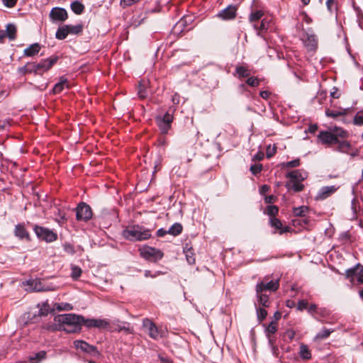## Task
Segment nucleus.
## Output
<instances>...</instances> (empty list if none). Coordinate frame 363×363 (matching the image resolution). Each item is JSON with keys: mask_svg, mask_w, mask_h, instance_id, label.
I'll return each instance as SVG.
<instances>
[{"mask_svg": "<svg viewBox=\"0 0 363 363\" xmlns=\"http://www.w3.org/2000/svg\"><path fill=\"white\" fill-rule=\"evenodd\" d=\"M300 164V161L298 159L297 160H292V161H290L289 162L286 163V167H297Z\"/></svg>", "mask_w": 363, "mask_h": 363, "instance_id": "obj_61", "label": "nucleus"}, {"mask_svg": "<svg viewBox=\"0 0 363 363\" xmlns=\"http://www.w3.org/2000/svg\"><path fill=\"white\" fill-rule=\"evenodd\" d=\"M68 35V26L65 25L58 28L55 33V37L59 40H64Z\"/></svg>", "mask_w": 363, "mask_h": 363, "instance_id": "obj_26", "label": "nucleus"}, {"mask_svg": "<svg viewBox=\"0 0 363 363\" xmlns=\"http://www.w3.org/2000/svg\"><path fill=\"white\" fill-rule=\"evenodd\" d=\"M350 111V108H339L337 110L326 109L325 115L328 117L335 118L340 116L347 115Z\"/></svg>", "mask_w": 363, "mask_h": 363, "instance_id": "obj_20", "label": "nucleus"}, {"mask_svg": "<svg viewBox=\"0 0 363 363\" xmlns=\"http://www.w3.org/2000/svg\"><path fill=\"white\" fill-rule=\"evenodd\" d=\"M279 286V280H271L267 281L266 279L261 281L256 285V291L262 292L274 291L278 289Z\"/></svg>", "mask_w": 363, "mask_h": 363, "instance_id": "obj_10", "label": "nucleus"}, {"mask_svg": "<svg viewBox=\"0 0 363 363\" xmlns=\"http://www.w3.org/2000/svg\"><path fill=\"white\" fill-rule=\"evenodd\" d=\"M318 140L325 145H333L339 143L335 135L330 131H320L318 135Z\"/></svg>", "mask_w": 363, "mask_h": 363, "instance_id": "obj_14", "label": "nucleus"}, {"mask_svg": "<svg viewBox=\"0 0 363 363\" xmlns=\"http://www.w3.org/2000/svg\"><path fill=\"white\" fill-rule=\"evenodd\" d=\"M237 8L235 6H228L225 9L220 11L217 15L223 20L228 21L233 19L236 16Z\"/></svg>", "mask_w": 363, "mask_h": 363, "instance_id": "obj_16", "label": "nucleus"}, {"mask_svg": "<svg viewBox=\"0 0 363 363\" xmlns=\"http://www.w3.org/2000/svg\"><path fill=\"white\" fill-rule=\"evenodd\" d=\"M83 325L87 328H95L98 329H105L109 325V322L106 319L84 318Z\"/></svg>", "mask_w": 363, "mask_h": 363, "instance_id": "obj_11", "label": "nucleus"}, {"mask_svg": "<svg viewBox=\"0 0 363 363\" xmlns=\"http://www.w3.org/2000/svg\"><path fill=\"white\" fill-rule=\"evenodd\" d=\"M184 253L186 255V258L187 262L190 264H194L195 263V257L194 254L193 252V250L191 248H189L186 250H184Z\"/></svg>", "mask_w": 363, "mask_h": 363, "instance_id": "obj_39", "label": "nucleus"}, {"mask_svg": "<svg viewBox=\"0 0 363 363\" xmlns=\"http://www.w3.org/2000/svg\"><path fill=\"white\" fill-rule=\"evenodd\" d=\"M270 21L267 18H263L259 25L254 23V28L259 32L266 30L269 28Z\"/></svg>", "mask_w": 363, "mask_h": 363, "instance_id": "obj_32", "label": "nucleus"}, {"mask_svg": "<svg viewBox=\"0 0 363 363\" xmlns=\"http://www.w3.org/2000/svg\"><path fill=\"white\" fill-rule=\"evenodd\" d=\"M277 331V323L276 321H272L265 329V333L269 337V342L272 345V339L270 338V334H274Z\"/></svg>", "mask_w": 363, "mask_h": 363, "instance_id": "obj_28", "label": "nucleus"}, {"mask_svg": "<svg viewBox=\"0 0 363 363\" xmlns=\"http://www.w3.org/2000/svg\"><path fill=\"white\" fill-rule=\"evenodd\" d=\"M286 186L289 191L299 192L303 190L304 186L303 183H286Z\"/></svg>", "mask_w": 363, "mask_h": 363, "instance_id": "obj_33", "label": "nucleus"}, {"mask_svg": "<svg viewBox=\"0 0 363 363\" xmlns=\"http://www.w3.org/2000/svg\"><path fill=\"white\" fill-rule=\"evenodd\" d=\"M73 344L77 350H79L83 352L93 355L99 354V352L95 346L89 345L84 340H77L74 341Z\"/></svg>", "mask_w": 363, "mask_h": 363, "instance_id": "obj_8", "label": "nucleus"}, {"mask_svg": "<svg viewBox=\"0 0 363 363\" xmlns=\"http://www.w3.org/2000/svg\"><path fill=\"white\" fill-rule=\"evenodd\" d=\"M288 177L292 182H303L308 178V173L303 169H296L290 172L288 174Z\"/></svg>", "mask_w": 363, "mask_h": 363, "instance_id": "obj_18", "label": "nucleus"}, {"mask_svg": "<svg viewBox=\"0 0 363 363\" xmlns=\"http://www.w3.org/2000/svg\"><path fill=\"white\" fill-rule=\"evenodd\" d=\"M55 308L59 311H71L72 310L73 307L70 303H55L54 306Z\"/></svg>", "mask_w": 363, "mask_h": 363, "instance_id": "obj_37", "label": "nucleus"}, {"mask_svg": "<svg viewBox=\"0 0 363 363\" xmlns=\"http://www.w3.org/2000/svg\"><path fill=\"white\" fill-rule=\"evenodd\" d=\"M271 225L276 229L281 230L282 228V223L280 220L276 218H271L270 219Z\"/></svg>", "mask_w": 363, "mask_h": 363, "instance_id": "obj_48", "label": "nucleus"}, {"mask_svg": "<svg viewBox=\"0 0 363 363\" xmlns=\"http://www.w3.org/2000/svg\"><path fill=\"white\" fill-rule=\"evenodd\" d=\"M263 12L262 11H252L250 15L249 20L252 23H257V22L262 18L263 16Z\"/></svg>", "mask_w": 363, "mask_h": 363, "instance_id": "obj_34", "label": "nucleus"}, {"mask_svg": "<svg viewBox=\"0 0 363 363\" xmlns=\"http://www.w3.org/2000/svg\"><path fill=\"white\" fill-rule=\"evenodd\" d=\"M279 208L276 206H268L266 210V213L269 216L274 218V216L278 213Z\"/></svg>", "mask_w": 363, "mask_h": 363, "instance_id": "obj_43", "label": "nucleus"}, {"mask_svg": "<svg viewBox=\"0 0 363 363\" xmlns=\"http://www.w3.org/2000/svg\"><path fill=\"white\" fill-rule=\"evenodd\" d=\"M140 0H121V5L123 7L130 6L139 2Z\"/></svg>", "mask_w": 363, "mask_h": 363, "instance_id": "obj_53", "label": "nucleus"}, {"mask_svg": "<svg viewBox=\"0 0 363 363\" xmlns=\"http://www.w3.org/2000/svg\"><path fill=\"white\" fill-rule=\"evenodd\" d=\"M337 144H338V150L340 152H347L350 149V144L347 141H340L339 140V143H337Z\"/></svg>", "mask_w": 363, "mask_h": 363, "instance_id": "obj_38", "label": "nucleus"}, {"mask_svg": "<svg viewBox=\"0 0 363 363\" xmlns=\"http://www.w3.org/2000/svg\"><path fill=\"white\" fill-rule=\"evenodd\" d=\"M276 151H277V147L275 145H269L267 147V150H266L267 157L270 158L272 156H274L276 153Z\"/></svg>", "mask_w": 363, "mask_h": 363, "instance_id": "obj_45", "label": "nucleus"}, {"mask_svg": "<svg viewBox=\"0 0 363 363\" xmlns=\"http://www.w3.org/2000/svg\"><path fill=\"white\" fill-rule=\"evenodd\" d=\"M2 2L5 6L12 8L16 5L17 0H2Z\"/></svg>", "mask_w": 363, "mask_h": 363, "instance_id": "obj_56", "label": "nucleus"}, {"mask_svg": "<svg viewBox=\"0 0 363 363\" xmlns=\"http://www.w3.org/2000/svg\"><path fill=\"white\" fill-rule=\"evenodd\" d=\"M46 352L45 351H40L35 354V357H30V363H38L35 362V359L42 360L45 358Z\"/></svg>", "mask_w": 363, "mask_h": 363, "instance_id": "obj_42", "label": "nucleus"}, {"mask_svg": "<svg viewBox=\"0 0 363 363\" xmlns=\"http://www.w3.org/2000/svg\"><path fill=\"white\" fill-rule=\"evenodd\" d=\"M316 314L322 318H327L330 315V311L326 308H319Z\"/></svg>", "mask_w": 363, "mask_h": 363, "instance_id": "obj_49", "label": "nucleus"}, {"mask_svg": "<svg viewBox=\"0 0 363 363\" xmlns=\"http://www.w3.org/2000/svg\"><path fill=\"white\" fill-rule=\"evenodd\" d=\"M125 238L131 241H142L151 237L150 231L140 225H133L127 228L123 231Z\"/></svg>", "mask_w": 363, "mask_h": 363, "instance_id": "obj_2", "label": "nucleus"}, {"mask_svg": "<svg viewBox=\"0 0 363 363\" xmlns=\"http://www.w3.org/2000/svg\"><path fill=\"white\" fill-rule=\"evenodd\" d=\"M302 40L309 51L315 50L318 46L317 37L311 31H306L302 37Z\"/></svg>", "mask_w": 363, "mask_h": 363, "instance_id": "obj_12", "label": "nucleus"}, {"mask_svg": "<svg viewBox=\"0 0 363 363\" xmlns=\"http://www.w3.org/2000/svg\"><path fill=\"white\" fill-rule=\"evenodd\" d=\"M50 17L53 21H65L68 18V14L65 9L56 7L51 10Z\"/></svg>", "mask_w": 363, "mask_h": 363, "instance_id": "obj_15", "label": "nucleus"}, {"mask_svg": "<svg viewBox=\"0 0 363 363\" xmlns=\"http://www.w3.org/2000/svg\"><path fill=\"white\" fill-rule=\"evenodd\" d=\"M76 217L78 220H88L92 216V211L89 205L81 203L76 209Z\"/></svg>", "mask_w": 363, "mask_h": 363, "instance_id": "obj_7", "label": "nucleus"}, {"mask_svg": "<svg viewBox=\"0 0 363 363\" xmlns=\"http://www.w3.org/2000/svg\"><path fill=\"white\" fill-rule=\"evenodd\" d=\"M246 83L251 86H257L259 84V81L257 77H252L247 79Z\"/></svg>", "mask_w": 363, "mask_h": 363, "instance_id": "obj_50", "label": "nucleus"}, {"mask_svg": "<svg viewBox=\"0 0 363 363\" xmlns=\"http://www.w3.org/2000/svg\"><path fill=\"white\" fill-rule=\"evenodd\" d=\"M65 87L68 88V82L66 79L62 78L60 81L57 83L53 89L52 91L54 94H59L60 93Z\"/></svg>", "mask_w": 363, "mask_h": 363, "instance_id": "obj_27", "label": "nucleus"}, {"mask_svg": "<svg viewBox=\"0 0 363 363\" xmlns=\"http://www.w3.org/2000/svg\"><path fill=\"white\" fill-rule=\"evenodd\" d=\"M67 26H68L69 34L78 35V34L81 33L83 30V25L82 24L67 25Z\"/></svg>", "mask_w": 363, "mask_h": 363, "instance_id": "obj_31", "label": "nucleus"}, {"mask_svg": "<svg viewBox=\"0 0 363 363\" xmlns=\"http://www.w3.org/2000/svg\"><path fill=\"white\" fill-rule=\"evenodd\" d=\"M333 133L335 135L337 139L346 138L348 136V133L342 128H335Z\"/></svg>", "mask_w": 363, "mask_h": 363, "instance_id": "obj_40", "label": "nucleus"}, {"mask_svg": "<svg viewBox=\"0 0 363 363\" xmlns=\"http://www.w3.org/2000/svg\"><path fill=\"white\" fill-rule=\"evenodd\" d=\"M33 230L37 237L48 242L55 241L57 238V235L52 230L39 225H35Z\"/></svg>", "mask_w": 363, "mask_h": 363, "instance_id": "obj_5", "label": "nucleus"}, {"mask_svg": "<svg viewBox=\"0 0 363 363\" xmlns=\"http://www.w3.org/2000/svg\"><path fill=\"white\" fill-rule=\"evenodd\" d=\"M82 274V269L78 267H73L72 268L71 276L74 279H77Z\"/></svg>", "mask_w": 363, "mask_h": 363, "instance_id": "obj_47", "label": "nucleus"}, {"mask_svg": "<svg viewBox=\"0 0 363 363\" xmlns=\"http://www.w3.org/2000/svg\"><path fill=\"white\" fill-rule=\"evenodd\" d=\"M30 284L33 286V289L35 291H48L54 290V289L49 286L44 285L42 281L38 279L33 280Z\"/></svg>", "mask_w": 363, "mask_h": 363, "instance_id": "obj_23", "label": "nucleus"}, {"mask_svg": "<svg viewBox=\"0 0 363 363\" xmlns=\"http://www.w3.org/2000/svg\"><path fill=\"white\" fill-rule=\"evenodd\" d=\"M257 294V303H255V306L257 303L263 308H267L269 306L270 301L269 299V296L266 294L264 292L262 291H256Z\"/></svg>", "mask_w": 363, "mask_h": 363, "instance_id": "obj_19", "label": "nucleus"}, {"mask_svg": "<svg viewBox=\"0 0 363 363\" xmlns=\"http://www.w3.org/2000/svg\"><path fill=\"white\" fill-rule=\"evenodd\" d=\"M299 350V356L303 360H309L311 359V352L308 345L301 343Z\"/></svg>", "mask_w": 363, "mask_h": 363, "instance_id": "obj_24", "label": "nucleus"}, {"mask_svg": "<svg viewBox=\"0 0 363 363\" xmlns=\"http://www.w3.org/2000/svg\"><path fill=\"white\" fill-rule=\"evenodd\" d=\"M335 331L334 329L323 328L317 335L315 336V340H322L328 338L330 335Z\"/></svg>", "mask_w": 363, "mask_h": 363, "instance_id": "obj_25", "label": "nucleus"}, {"mask_svg": "<svg viewBox=\"0 0 363 363\" xmlns=\"http://www.w3.org/2000/svg\"><path fill=\"white\" fill-rule=\"evenodd\" d=\"M337 189L335 186H324L320 189L315 196L316 200H324L331 196Z\"/></svg>", "mask_w": 363, "mask_h": 363, "instance_id": "obj_17", "label": "nucleus"}, {"mask_svg": "<svg viewBox=\"0 0 363 363\" xmlns=\"http://www.w3.org/2000/svg\"><path fill=\"white\" fill-rule=\"evenodd\" d=\"M157 125L163 134H166L171 128V123L173 121V116L167 112L163 116H158L156 118Z\"/></svg>", "mask_w": 363, "mask_h": 363, "instance_id": "obj_6", "label": "nucleus"}, {"mask_svg": "<svg viewBox=\"0 0 363 363\" xmlns=\"http://www.w3.org/2000/svg\"><path fill=\"white\" fill-rule=\"evenodd\" d=\"M236 72L240 77H245L250 75V72L245 67L241 66L236 68Z\"/></svg>", "mask_w": 363, "mask_h": 363, "instance_id": "obj_41", "label": "nucleus"}, {"mask_svg": "<svg viewBox=\"0 0 363 363\" xmlns=\"http://www.w3.org/2000/svg\"><path fill=\"white\" fill-rule=\"evenodd\" d=\"M262 169V165L261 164H254L252 165L250 167V170L253 174H256L258 172H259Z\"/></svg>", "mask_w": 363, "mask_h": 363, "instance_id": "obj_57", "label": "nucleus"}, {"mask_svg": "<svg viewBox=\"0 0 363 363\" xmlns=\"http://www.w3.org/2000/svg\"><path fill=\"white\" fill-rule=\"evenodd\" d=\"M318 308H319L316 304H311V306L308 308V311L312 315L316 314L317 310H318Z\"/></svg>", "mask_w": 363, "mask_h": 363, "instance_id": "obj_59", "label": "nucleus"}, {"mask_svg": "<svg viewBox=\"0 0 363 363\" xmlns=\"http://www.w3.org/2000/svg\"><path fill=\"white\" fill-rule=\"evenodd\" d=\"M40 44L33 43L23 50V55L27 57H33L40 52Z\"/></svg>", "mask_w": 363, "mask_h": 363, "instance_id": "obj_22", "label": "nucleus"}, {"mask_svg": "<svg viewBox=\"0 0 363 363\" xmlns=\"http://www.w3.org/2000/svg\"><path fill=\"white\" fill-rule=\"evenodd\" d=\"M257 315L259 321L263 320L267 315V311L263 308H257Z\"/></svg>", "mask_w": 363, "mask_h": 363, "instance_id": "obj_44", "label": "nucleus"}, {"mask_svg": "<svg viewBox=\"0 0 363 363\" xmlns=\"http://www.w3.org/2000/svg\"><path fill=\"white\" fill-rule=\"evenodd\" d=\"M55 325L52 330H63L67 333H79L81 332L84 317L74 313L61 314L54 318Z\"/></svg>", "mask_w": 363, "mask_h": 363, "instance_id": "obj_1", "label": "nucleus"}, {"mask_svg": "<svg viewBox=\"0 0 363 363\" xmlns=\"http://www.w3.org/2000/svg\"><path fill=\"white\" fill-rule=\"evenodd\" d=\"M9 125V122L7 120H0V131L5 130Z\"/></svg>", "mask_w": 363, "mask_h": 363, "instance_id": "obj_60", "label": "nucleus"}, {"mask_svg": "<svg viewBox=\"0 0 363 363\" xmlns=\"http://www.w3.org/2000/svg\"><path fill=\"white\" fill-rule=\"evenodd\" d=\"M138 95L142 99L145 98L147 96L145 86L142 83H140L139 84Z\"/></svg>", "mask_w": 363, "mask_h": 363, "instance_id": "obj_51", "label": "nucleus"}, {"mask_svg": "<svg viewBox=\"0 0 363 363\" xmlns=\"http://www.w3.org/2000/svg\"><path fill=\"white\" fill-rule=\"evenodd\" d=\"M6 35L10 40L16 38V28L13 24H8L6 26Z\"/></svg>", "mask_w": 363, "mask_h": 363, "instance_id": "obj_35", "label": "nucleus"}, {"mask_svg": "<svg viewBox=\"0 0 363 363\" xmlns=\"http://www.w3.org/2000/svg\"><path fill=\"white\" fill-rule=\"evenodd\" d=\"M160 274H162L161 272H156L155 274H152V272L150 270L145 271V277L147 278V277L155 278Z\"/></svg>", "mask_w": 363, "mask_h": 363, "instance_id": "obj_58", "label": "nucleus"}, {"mask_svg": "<svg viewBox=\"0 0 363 363\" xmlns=\"http://www.w3.org/2000/svg\"><path fill=\"white\" fill-rule=\"evenodd\" d=\"M15 235L20 239L29 240V233L25 228L23 224H18L15 227Z\"/></svg>", "mask_w": 363, "mask_h": 363, "instance_id": "obj_21", "label": "nucleus"}, {"mask_svg": "<svg viewBox=\"0 0 363 363\" xmlns=\"http://www.w3.org/2000/svg\"><path fill=\"white\" fill-rule=\"evenodd\" d=\"M26 65H27V69H28V73L33 72L35 74H37L35 63H27Z\"/></svg>", "mask_w": 363, "mask_h": 363, "instance_id": "obj_55", "label": "nucleus"}, {"mask_svg": "<svg viewBox=\"0 0 363 363\" xmlns=\"http://www.w3.org/2000/svg\"><path fill=\"white\" fill-rule=\"evenodd\" d=\"M18 72L19 74H22V75H25L26 74H28V69H27V65H24L23 67H21L18 69Z\"/></svg>", "mask_w": 363, "mask_h": 363, "instance_id": "obj_63", "label": "nucleus"}, {"mask_svg": "<svg viewBox=\"0 0 363 363\" xmlns=\"http://www.w3.org/2000/svg\"><path fill=\"white\" fill-rule=\"evenodd\" d=\"M57 58H47L41 60L39 63H35L37 74H41L50 69L52 66L57 62Z\"/></svg>", "mask_w": 363, "mask_h": 363, "instance_id": "obj_13", "label": "nucleus"}, {"mask_svg": "<svg viewBox=\"0 0 363 363\" xmlns=\"http://www.w3.org/2000/svg\"><path fill=\"white\" fill-rule=\"evenodd\" d=\"M346 278L353 285L363 284V266L360 264H356L354 267L348 269L345 272Z\"/></svg>", "mask_w": 363, "mask_h": 363, "instance_id": "obj_3", "label": "nucleus"}, {"mask_svg": "<svg viewBox=\"0 0 363 363\" xmlns=\"http://www.w3.org/2000/svg\"><path fill=\"white\" fill-rule=\"evenodd\" d=\"M295 332L292 330H289L286 332V335L289 337L290 340H292L295 337Z\"/></svg>", "mask_w": 363, "mask_h": 363, "instance_id": "obj_64", "label": "nucleus"}, {"mask_svg": "<svg viewBox=\"0 0 363 363\" xmlns=\"http://www.w3.org/2000/svg\"><path fill=\"white\" fill-rule=\"evenodd\" d=\"M71 9L76 14H81L84 10V6L78 1H75L71 4Z\"/></svg>", "mask_w": 363, "mask_h": 363, "instance_id": "obj_30", "label": "nucleus"}, {"mask_svg": "<svg viewBox=\"0 0 363 363\" xmlns=\"http://www.w3.org/2000/svg\"><path fill=\"white\" fill-rule=\"evenodd\" d=\"M49 312V306L48 303H43L39 310L40 315H46Z\"/></svg>", "mask_w": 363, "mask_h": 363, "instance_id": "obj_52", "label": "nucleus"}, {"mask_svg": "<svg viewBox=\"0 0 363 363\" xmlns=\"http://www.w3.org/2000/svg\"><path fill=\"white\" fill-rule=\"evenodd\" d=\"M140 253L143 258L153 262L161 259L164 255L160 250L148 246L141 248Z\"/></svg>", "mask_w": 363, "mask_h": 363, "instance_id": "obj_4", "label": "nucleus"}, {"mask_svg": "<svg viewBox=\"0 0 363 363\" xmlns=\"http://www.w3.org/2000/svg\"><path fill=\"white\" fill-rule=\"evenodd\" d=\"M354 123L356 125H363V111L358 112L354 118Z\"/></svg>", "mask_w": 363, "mask_h": 363, "instance_id": "obj_46", "label": "nucleus"}, {"mask_svg": "<svg viewBox=\"0 0 363 363\" xmlns=\"http://www.w3.org/2000/svg\"><path fill=\"white\" fill-rule=\"evenodd\" d=\"M308 211V208L306 206L294 208L293 213L296 216H305Z\"/></svg>", "mask_w": 363, "mask_h": 363, "instance_id": "obj_36", "label": "nucleus"}, {"mask_svg": "<svg viewBox=\"0 0 363 363\" xmlns=\"http://www.w3.org/2000/svg\"><path fill=\"white\" fill-rule=\"evenodd\" d=\"M308 307V301L306 300H300L298 302L297 308L298 310L302 311L303 309L307 308Z\"/></svg>", "mask_w": 363, "mask_h": 363, "instance_id": "obj_54", "label": "nucleus"}, {"mask_svg": "<svg viewBox=\"0 0 363 363\" xmlns=\"http://www.w3.org/2000/svg\"><path fill=\"white\" fill-rule=\"evenodd\" d=\"M183 230L182 224L179 223H174L168 230V233L174 236L179 235Z\"/></svg>", "mask_w": 363, "mask_h": 363, "instance_id": "obj_29", "label": "nucleus"}, {"mask_svg": "<svg viewBox=\"0 0 363 363\" xmlns=\"http://www.w3.org/2000/svg\"><path fill=\"white\" fill-rule=\"evenodd\" d=\"M276 197L273 195L267 196L264 197V201L266 203H272L274 202Z\"/></svg>", "mask_w": 363, "mask_h": 363, "instance_id": "obj_62", "label": "nucleus"}, {"mask_svg": "<svg viewBox=\"0 0 363 363\" xmlns=\"http://www.w3.org/2000/svg\"><path fill=\"white\" fill-rule=\"evenodd\" d=\"M143 326L151 338L157 340L162 337L161 332L158 330L156 325L150 320L147 318L143 320Z\"/></svg>", "mask_w": 363, "mask_h": 363, "instance_id": "obj_9", "label": "nucleus"}]
</instances>
